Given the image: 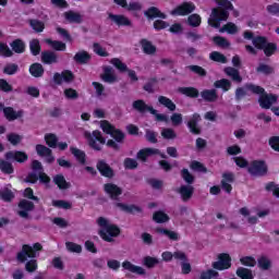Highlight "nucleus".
Returning a JSON list of instances; mask_svg holds the SVG:
<instances>
[{
  "label": "nucleus",
  "mask_w": 279,
  "mask_h": 279,
  "mask_svg": "<svg viewBox=\"0 0 279 279\" xmlns=\"http://www.w3.org/2000/svg\"><path fill=\"white\" fill-rule=\"evenodd\" d=\"M64 19L69 21V23H82V14L73 11H68L64 13Z\"/></svg>",
  "instance_id": "nucleus-29"
},
{
  "label": "nucleus",
  "mask_w": 279,
  "mask_h": 279,
  "mask_svg": "<svg viewBox=\"0 0 279 279\" xmlns=\"http://www.w3.org/2000/svg\"><path fill=\"white\" fill-rule=\"evenodd\" d=\"M215 88H222V90H225V93H228V90H230L232 83H230V81L222 78L219 81H216L214 84Z\"/></svg>",
  "instance_id": "nucleus-39"
},
{
  "label": "nucleus",
  "mask_w": 279,
  "mask_h": 279,
  "mask_svg": "<svg viewBox=\"0 0 279 279\" xmlns=\"http://www.w3.org/2000/svg\"><path fill=\"white\" fill-rule=\"evenodd\" d=\"M156 155H159L161 158H167L165 154L160 153V150L156 148H144L137 153V159L142 160V162H145L147 158Z\"/></svg>",
  "instance_id": "nucleus-12"
},
{
  "label": "nucleus",
  "mask_w": 279,
  "mask_h": 279,
  "mask_svg": "<svg viewBox=\"0 0 279 279\" xmlns=\"http://www.w3.org/2000/svg\"><path fill=\"white\" fill-rule=\"evenodd\" d=\"M214 269L223 271V269H230L232 267V258L227 253H221L218 255V260L211 264Z\"/></svg>",
  "instance_id": "nucleus-7"
},
{
  "label": "nucleus",
  "mask_w": 279,
  "mask_h": 279,
  "mask_svg": "<svg viewBox=\"0 0 279 279\" xmlns=\"http://www.w3.org/2000/svg\"><path fill=\"white\" fill-rule=\"evenodd\" d=\"M158 101L161 106H165V108H168L171 112L175 111V104L173 101L165 96H159Z\"/></svg>",
  "instance_id": "nucleus-34"
},
{
  "label": "nucleus",
  "mask_w": 279,
  "mask_h": 279,
  "mask_svg": "<svg viewBox=\"0 0 279 279\" xmlns=\"http://www.w3.org/2000/svg\"><path fill=\"white\" fill-rule=\"evenodd\" d=\"M105 193L111 197V199H118L119 195L123 193V190L114 184V183H107L104 185Z\"/></svg>",
  "instance_id": "nucleus-13"
},
{
  "label": "nucleus",
  "mask_w": 279,
  "mask_h": 279,
  "mask_svg": "<svg viewBox=\"0 0 279 279\" xmlns=\"http://www.w3.org/2000/svg\"><path fill=\"white\" fill-rule=\"evenodd\" d=\"M179 93L186 97H199V92L194 87H180Z\"/></svg>",
  "instance_id": "nucleus-33"
},
{
  "label": "nucleus",
  "mask_w": 279,
  "mask_h": 279,
  "mask_svg": "<svg viewBox=\"0 0 279 279\" xmlns=\"http://www.w3.org/2000/svg\"><path fill=\"white\" fill-rule=\"evenodd\" d=\"M85 138H87L88 145L96 149V151H100L101 146L106 145V138H104L99 131H94L92 134L86 132Z\"/></svg>",
  "instance_id": "nucleus-6"
},
{
  "label": "nucleus",
  "mask_w": 279,
  "mask_h": 279,
  "mask_svg": "<svg viewBox=\"0 0 279 279\" xmlns=\"http://www.w3.org/2000/svg\"><path fill=\"white\" fill-rule=\"evenodd\" d=\"M29 49L33 56H38V53H40V41H38V39H33L29 43Z\"/></svg>",
  "instance_id": "nucleus-52"
},
{
  "label": "nucleus",
  "mask_w": 279,
  "mask_h": 279,
  "mask_svg": "<svg viewBox=\"0 0 279 279\" xmlns=\"http://www.w3.org/2000/svg\"><path fill=\"white\" fill-rule=\"evenodd\" d=\"M102 80L107 84H114V82H117V75H114V70L110 66L105 68Z\"/></svg>",
  "instance_id": "nucleus-23"
},
{
  "label": "nucleus",
  "mask_w": 279,
  "mask_h": 279,
  "mask_svg": "<svg viewBox=\"0 0 279 279\" xmlns=\"http://www.w3.org/2000/svg\"><path fill=\"white\" fill-rule=\"evenodd\" d=\"M117 208H120V210H123L124 213H136L138 211V207L134 205H125L123 203H118Z\"/></svg>",
  "instance_id": "nucleus-49"
},
{
  "label": "nucleus",
  "mask_w": 279,
  "mask_h": 279,
  "mask_svg": "<svg viewBox=\"0 0 279 279\" xmlns=\"http://www.w3.org/2000/svg\"><path fill=\"white\" fill-rule=\"evenodd\" d=\"M160 263V259L156 258V257H151V256H146L143 259V265L145 267H147L148 269L154 268L156 265H158Z\"/></svg>",
  "instance_id": "nucleus-43"
},
{
  "label": "nucleus",
  "mask_w": 279,
  "mask_h": 279,
  "mask_svg": "<svg viewBox=\"0 0 279 279\" xmlns=\"http://www.w3.org/2000/svg\"><path fill=\"white\" fill-rule=\"evenodd\" d=\"M195 187H193V185H181L178 190V193H180L183 202H189V199L193 197Z\"/></svg>",
  "instance_id": "nucleus-18"
},
{
  "label": "nucleus",
  "mask_w": 279,
  "mask_h": 279,
  "mask_svg": "<svg viewBox=\"0 0 279 279\" xmlns=\"http://www.w3.org/2000/svg\"><path fill=\"white\" fill-rule=\"evenodd\" d=\"M110 64H113L120 73H125V71L129 72V77L132 80V82H138V76H136V72L133 70H128V65L121 61L119 58H113L110 60Z\"/></svg>",
  "instance_id": "nucleus-10"
},
{
  "label": "nucleus",
  "mask_w": 279,
  "mask_h": 279,
  "mask_svg": "<svg viewBox=\"0 0 279 279\" xmlns=\"http://www.w3.org/2000/svg\"><path fill=\"white\" fill-rule=\"evenodd\" d=\"M0 197L4 202H12V199H14V193H12V191H10L9 189H4L0 191Z\"/></svg>",
  "instance_id": "nucleus-57"
},
{
  "label": "nucleus",
  "mask_w": 279,
  "mask_h": 279,
  "mask_svg": "<svg viewBox=\"0 0 279 279\" xmlns=\"http://www.w3.org/2000/svg\"><path fill=\"white\" fill-rule=\"evenodd\" d=\"M244 88L245 90L254 93L255 95H260L258 100L259 106L260 108H265L266 110H269V108H271V106H274V104L278 101V98L276 96L265 94V89L258 85L247 84Z\"/></svg>",
  "instance_id": "nucleus-3"
},
{
  "label": "nucleus",
  "mask_w": 279,
  "mask_h": 279,
  "mask_svg": "<svg viewBox=\"0 0 279 279\" xmlns=\"http://www.w3.org/2000/svg\"><path fill=\"white\" fill-rule=\"evenodd\" d=\"M133 108L134 110H137V112H149V109L154 107L147 106V104H145L143 100H135L133 102Z\"/></svg>",
  "instance_id": "nucleus-38"
},
{
  "label": "nucleus",
  "mask_w": 279,
  "mask_h": 279,
  "mask_svg": "<svg viewBox=\"0 0 279 279\" xmlns=\"http://www.w3.org/2000/svg\"><path fill=\"white\" fill-rule=\"evenodd\" d=\"M74 60L78 64H86V62L90 60V54H88L86 51H80L74 56Z\"/></svg>",
  "instance_id": "nucleus-37"
},
{
  "label": "nucleus",
  "mask_w": 279,
  "mask_h": 279,
  "mask_svg": "<svg viewBox=\"0 0 279 279\" xmlns=\"http://www.w3.org/2000/svg\"><path fill=\"white\" fill-rule=\"evenodd\" d=\"M53 182L59 186V189H69V183H66V180L61 174L54 177Z\"/></svg>",
  "instance_id": "nucleus-53"
},
{
  "label": "nucleus",
  "mask_w": 279,
  "mask_h": 279,
  "mask_svg": "<svg viewBox=\"0 0 279 279\" xmlns=\"http://www.w3.org/2000/svg\"><path fill=\"white\" fill-rule=\"evenodd\" d=\"M269 145L275 151H279V137L274 136L269 140Z\"/></svg>",
  "instance_id": "nucleus-64"
},
{
  "label": "nucleus",
  "mask_w": 279,
  "mask_h": 279,
  "mask_svg": "<svg viewBox=\"0 0 279 279\" xmlns=\"http://www.w3.org/2000/svg\"><path fill=\"white\" fill-rule=\"evenodd\" d=\"M109 19L110 21H113L116 25H119V26L130 27V25H132V21H130V19H128L125 15H114L110 13Z\"/></svg>",
  "instance_id": "nucleus-19"
},
{
  "label": "nucleus",
  "mask_w": 279,
  "mask_h": 279,
  "mask_svg": "<svg viewBox=\"0 0 279 279\" xmlns=\"http://www.w3.org/2000/svg\"><path fill=\"white\" fill-rule=\"evenodd\" d=\"M141 45L144 53H147L148 56H151V53H156V46H153L149 40L143 39L141 41Z\"/></svg>",
  "instance_id": "nucleus-35"
},
{
  "label": "nucleus",
  "mask_w": 279,
  "mask_h": 279,
  "mask_svg": "<svg viewBox=\"0 0 279 279\" xmlns=\"http://www.w3.org/2000/svg\"><path fill=\"white\" fill-rule=\"evenodd\" d=\"M73 80V73L70 71H64L61 74L54 73L53 75V82L54 84H69Z\"/></svg>",
  "instance_id": "nucleus-14"
},
{
  "label": "nucleus",
  "mask_w": 279,
  "mask_h": 279,
  "mask_svg": "<svg viewBox=\"0 0 279 279\" xmlns=\"http://www.w3.org/2000/svg\"><path fill=\"white\" fill-rule=\"evenodd\" d=\"M10 46L15 53H23L25 51V43L21 39L13 40Z\"/></svg>",
  "instance_id": "nucleus-32"
},
{
  "label": "nucleus",
  "mask_w": 279,
  "mask_h": 279,
  "mask_svg": "<svg viewBox=\"0 0 279 279\" xmlns=\"http://www.w3.org/2000/svg\"><path fill=\"white\" fill-rule=\"evenodd\" d=\"M257 265H258L259 269H270L271 268V259L266 256H262L258 258Z\"/></svg>",
  "instance_id": "nucleus-45"
},
{
  "label": "nucleus",
  "mask_w": 279,
  "mask_h": 279,
  "mask_svg": "<svg viewBox=\"0 0 279 279\" xmlns=\"http://www.w3.org/2000/svg\"><path fill=\"white\" fill-rule=\"evenodd\" d=\"M5 158L13 162H25V160H27V154L19 150H11L5 154Z\"/></svg>",
  "instance_id": "nucleus-15"
},
{
  "label": "nucleus",
  "mask_w": 279,
  "mask_h": 279,
  "mask_svg": "<svg viewBox=\"0 0 279 279\" xmlns=\"http://www.w3.org/2000/svg\"><path fill=\"white\" fill-rule=\"evenodd\" d=\"M36 151L38 156H40L41 158H45L46 162H49V163L53 162L54 160L53 155H51V150L47 146L38 144L36 146Z\"/></svg>",
  "instance_id": "nucleus-16"
},
{
  "label": "nucleus",
  "mask_w": 279,
  "mask_h": 279,
  "mask_svg": "<svg viewBox=\"0 0 279 279\" xmlns=\"http://www.w3.org/2000/svg\"><path fill=\"white\" fill-rule=\"evenodd\" d=\"M3 113L8 121H14L23 117V111H14V109L11 107L4 108Z\"/></svg>",
  "instance_id": "nucleus-25"
},
{
  "label": "nucleus",
  "mask_w": 279,
  "mask_h": 279,
  "mask_svg": "<svg viewBox=\"0 0 279 279\" xmlns=\"http://www.w3.org/2000/svg\"><path fill=\"white\" fill-rule=\"evenodd\" d=\"M0 56H2L3 58H12L14 53L12 52V49L7 46V44L0 43Z\"/></svg>",
  "instance_id": "nucleus-48"
},
{
  "label": "nucleus",
  "mask_w": 279,
  "mask_h": 279,
  "mask_svg": "<svg viewBox=\"0 0 279 279\" xmlns=\"http://www.w3.org/2000/svg\"><path fill=\"white\" fill-rule=\"evenodd\" d=\"M40 250H43L40 243H35L33 247L25 244L23 245L22 251L17 254V260H20V263H25L27 258H36Z\"/></svg>",
  "instance_id": "nucleus-5"
},
{
  "label": "nucleus",
  "mask_w": 279,
  "mask_h": 279,
  "mask_svg": "<svg viewBox=\"0 0 279 279\" xmlns=\"http://www.w3.org/2000/svg\"><path fill=\"white\" fill-rule=\"evenodd\" d=\"M19 208H21V210L19 211L20 217H23L25 219L27 218V213H29V210H34V203L27 199H22L19 204Z\"/></svg>",
  "instance_id": "nucleus-17"
},
{
  "label": "nucleus",
  "mask_w": 279,
  "mask_h": 279,
  "mask_svg": "<svg viewBox=\"0 0 279 279\" xmlns=\"http://www.w3.org/2000/svg\"><path fill=\"white\" fill-rule=\"evenodd\" d=\"M123 269H126V271H131V274H137L138 276H143L145 274V269L141 266H136L132 264V262H123L122 263Z\"/></svg>",
  "instance_id": "nucleus-21"
},
{
  "label": "nucleus",
  "mask_w": 279,
  "mask_h": 279,
  "mask_svg": "<svg viewBox=\"0 0 279 279\" xmlns=\"http://www.w3.org/2000/svg\"><path fill=\"white\" fill-rule=\"evenodd\" d=\"M47 45H49L54 51H66V44L60 40L46 39Z\"/></svg>",
  "instance_id": "nucleus-31"
},
{
  "label": "nucleus",
  "mask_w": 279,
  "mask_h": 279,
  "mask_svg": "<svg viewBox=\"0 0 279 279\" xmlns=\"http://www.w3.org/2000/svg\"><path fill=\"white\" fill-rule=\"evenodd\" d=\"M7 138L11 145H19L21 141H23V136L16 134V133H10L7 135Z\"/></svg>",
  "instance_id": "nucleus-56"
},
{
  "label": "nucleus",
  "mask_w": 279,
  "mask_h": 279,
  "mask_svg": "<svg viewBox=\"0 0 279 279\" xmlns=\"http://www.w3.org/2000/svg\"><path fill=\"white\" fill-rule=\"evenodd\" d=\"M52 206L56 208H63L64 210H69L71 208V203L66 201H52Z\"/></svg>",
  "instance_id": "nucleus-60"
},
{
  "label": "nucleus",
  "mask_w": 279,
  "mask_h": 279,
  "mask_svg": "<svg viewBox=\"0 0 279 279\" xmlns=\"http://www.w3.org/2000/svg\"><path fill=\"white\" fill-rule=\"evenodd\" d=\"M267 12H269V14H272L274 16H279V4L278 3L269 4L267 7Z\"/></svg>",
  "instance_id": "nucleus-63"
},
{
  "label": "nucleus",
  "mask_w": 279,
  "mask_h": 279,
  "mask_svg": "<svg viewBox=\"0 0 279 279\" xmlns=\"http://www.w3.org/2000/svg\"><path fill=\"white\" fill-rule=\"evenodd\" d=\"M248 173L256 178L267 175V165L264 161H253L248 166Z\"/></svg>",
  "instance_id": "nucleus-9"
},
{
  "label": "nucleus",
  "mask_w": 279,
  "mask_h": 279,
  "mask_svg": "<svg viewBox=\"0 0 279 279\" xmlns=\"http://www.w3.org/2000/svg\"><path fill=\"white\" fill-rule=\"evenodd\" d=\"M191 12H195V4L193 2H184L170 11V14L172 16H186L187 14H191Z\"/></svg>",
  "instance_id": "nucleus-11"
},
{
  "label": "nucleus",
  "mask_w": 279,
  "mask_h": 279,
  "mask_svg": "<svg viewBox=\"0 0 279 279\" xmlns=\"http://www.w3.org/2000/svg\"><path fill=\"white\" fill-rule=\"evenodd\" d=\"M218 5H220V8L213 9L211 14L208 19V25L216 28L221 27V21H228V17L230 16V14L228 13L227 10L234 9V7L232 5V2L228 0H218ZM221 8H225V9H221Z\"/></svg>",
  "instance_id": "nucleus-1"
},
{
  "label": "nucleus",
  "mask_w": 279,
  "mask_h": 279,
  "mask_svg": "<svg viewBox=\"0 0 279 279\" xmlns=\"http://www.w3.org/2000/svg\"><path fill=\"white\" fill-rule=\"evenodd\" d=\"M210 60H214V62H221V64H226L228 62V59H226V56H223L221 52L214 51L209 56Z\"/></svg>",
  "instance_id": "nucleus-46"
},
{
  "label": "nucleus",
  "mask_w": 279,
  "mask_h": 279,
  "mask_svg": "<svg viewBox=\"0 0 279 279\" xmlns=\"http://www.w3.org/2000/svg\"><path fill=\"white\" fill-rule=\"evenodd\" d=\"M17 71L19 65L16 63H9L3 69V73H5V75H14Z\"/></svg>",
  "instance_id": "nucleus-51"
},
{
  "label": "nucleus",
  "mask_w": 279,
  "mask_h": 279,
  "mask_svg": "<svg viewBox=\"0 0 279 279\" xmlns=\"http://www.w3.org/2000/svg\"><path fill=\"white\" fill-rule=\"evenodd\" d=\"M100 128L102 132H105V134H110V136L114 138L109 140L107 142V146L111 149H119L120 144L123 143V141L125 140V134H123V132L119 130H116L114 126H112V124H110V122H108L107 120L100 121Z\"/></svg>",
  "instance_id": "nucleus-2"
},
{
  "label": "nucleus",
  "mask_w": 279,
  "mask_h": 279,
  "mask_svg": "<svg viewBox=\"0 0 279 279\" xmlns=\"http://www.w3.org/2000/svg\"><path fill=\"white\" fill-rule=\"evenodd\" d=\"M201 120L202 118L199 117V114L195 113L187 122V126L191 130L192 134H199V128L197 126V123H199Z\"/></svg>",
  "instance_id": "nucleus-24"
},
{
  "label": "nucleus",
  "mask_w": 279,
  "mask_h": 279,
  "mask_svg": "<svg viewBox=\"0 0 279 279\" xmlns=\"http://www.w3.org/2000/svg\"><path fill=\"white\" fill-rule=\"evenodd\" d=\"M97 169L105 178H112L114 175L112 168H110L104 160L98 161Z\"/></svg>",
  "instance_id": "nucleus-20"
},
{
  "label": "nucleus",
  "mask_w": 279,
  "mask_h": 279,
  "mask_svg": "<svg viewBox=\"0 0 279 279\" xmlns=\"http://www.w3.org/2000/svg\"><path fill=\"white\" fill-rule=\"evenodd\" d=\"M225 73H226V75H228V77H231V80H233V82H238L239 84H241V82H243L241 74H239V70H236L234 68H230V66L226 68Z\"/></svg>",
  "instance_id": "nucleus-26"
},
{
  "label": "nucleus",
  "mask_w": 279,
  "mask_h": 279,
  "mask_svg": "<svg viewBox=\"0 0 279 279\" xmlns=\"http://www.w3.org/2000/svg\"><path fill=\"white\" fill-rule=\"evenodd\" d=\"M240 263L245 267H256V258H254L253 256L241 257Z\"/></svg>",
  "instance_id": "nucleus-47"
},
{
  "label": "nucleus",
  "mask_w": 279,
  "mask_h": 279,
  "mask_svg": "<svg viewBox=\"0 0 279 279\" xmlns=\"http://www.w3.org/2000/svg\"><path fill=\"white\" fill-rule=\"evenodd\" d=\"M220 34H223L227 32V34H236L239 32V27L235 26L234 23L229 22L226 25H223L220 29H219Z\"/></svg>",
  "instance_id": "nucleus-36"
},
{
  "label": "nucleus",
  "mask_w": 279,
  "mask_h": 279,
  "mask_svg": "<svg viewBox=\"0 0 279 279\" xmlns=\"http://www.w3.org/2000/svg\"><path fill=\"white\" fill-rule=\"evenodd\" d=\"M145 16H148V19H167V15H165V13L160 12V10H158V8L156 7H151L150 9H148L145 12Z\"/></svg>",
  "instance_id": "nucleus-27"
},
{
  "label": "nucleus",
  "mask_w": 279,
  "mask_h": 279,
  "mask_svg": "<svg viewBox=\"0 0 279 279\" xmlns=\"http://www.w3.org/2000/svg\"><path fill=\"white\" fill-rule=\"evenodd\" d=\"M71 153L73 156L81 162V165H84L86 162V154L75 147H71Z\"/></svg>",
  "instance_id": "nucleus-41"
},
{
  "label": "nucleus",
  "mask_w": 279,
  "mask_h": 279,
  "mask_svg": "<svg viewBox=\"0 0 279 279\" xmlns=\"http://www.w3.org/2000/svg\"><path fill=\"white\" fill-rule=\"evenodd\" d=\"M215 45H218V47H222V48H228L230 47V41H228V39H226L225 37L221 36H216L213 38Z\"/></svg>",
  "instance_id": "nucleus-54"
},
{
  "label": "nucleus",
  "mask_w": 279,
  "mask_h": 279,
  "mask_svg": "<svg viewBox=\"0 0 279 279\" xmlns=\"http://www.w3.org/2000/svg\"><path fill=\"white\" fill-rule=\"evenodd\" d=\"M236 276H239V278L241 279H254V275H252V270L243 267L238 268Z\"/></svg>",
  "instance_id": "nucleus-42"
},
{
  "label": "nucleus",
  "mask_w": 279,
  "mask_h": 279,
  "mask_svg": "<svg viewBox=\"0 0 279 279\" xmlns=\"http://www.w3.org/2000/svg\"><path fill=\"white\" fill-rule=\"evenodd\" d=\"M0 170L2 173H7V175L14 173V167H12V163L3 159H0Z\"/></svg>",
  "instance_id": "nucleus-40"
},
{
  "label": "nucleus",
  "mask_w": 279,
  "mask_h": 279,
  "mask_svg": "<svg viewBox=\"0 0 279 279\" xmlns=\"http://www.w3.org/2000/svg\"><path fill=\"white\" fill-rule=\"evenodd\" d=\"M201 97L205 101H217V90L216 89H205L201 93Z\"/></svg>",
  "instance_id": "nucleus-30"
},
{
  "label": "nucleus",
  "mask_w": 279,
  "mask_h": 279,
  "mask_svg": "<svg viewBox=\"0 0 279 279\" xmlns=\"http://www.w3.org/2000/svg\"><path fill=\"white\" fill-rule=\"evenodd\" d=\"M41 62L44 64H56L58 62V54L53 51H45L41 53Z\"/></svg>",
  "instance_id": "nucleus-22"
},
{
  "label": "nucleus",
  "mask_w": 279,
  "mask_h": 279,
  "mask_svg": "<svg viewBox=\"0 0 279 279\" xmlns=\"http://www.w3.org/2000/svg\"><path fill=\"white\" fill-rule=\"evenodd\" d=\"M64 95H65L66 99H77V97H80V94H77V90H75L73 88L64 89Z\"/></svg>",
  "instance_id": "nucleus-62"
},
{
  "label": "nucleus",
  "mask_w": 279,
  "mask_h": 279,
  "mask_svg": "<svg viewBox=\"0 0 279 279\" xmlns=\"http://www.w3.org/2000/svg\"><path fill=\"white\" fill-rule=\"evenodd\" d=\"M97 223L101 227L99 231L101 239L109 243L112 242L113 236H119V233L121 232L117 226L110 223V221L104 217L98 218Z\"/></svg>",
  "instance_id": "nucleus-4"
},
{
  "label": "nucleus",
  "mask_w": 279,
  "mask_h": 279,
  "mask_svg": "<svg viewBox=\"0 0 279 279\" xmlns=\"http://www.w3.org/2000/svg\"><path fill=\"white\" fill-rule=\"evenodd\" d=\"M253 45L256 49H264L266 56H272L274 51H276V45L267 44V39L264 37L254 38Z\"/></svg>",
  "instance_id": "nucleus-8"
},
{
  "label": "nucleus",
  "mask_w": 279,
  "mask_h": 279,
  "mask_svg": "<svg viewBox=\"0 0 279 279\" xmlns=\"http://www.w3.org/2000/svg\"><path fill=\"white\" fill-rule=\"evenodd\" d=\"M187 23L192 27H199V25L202 23V17H199V15H197V14H192V15L189 16Z\"/></svg>",
  "instance_id": "nucleus-55"
},
{
  "label": "nucleus",
  "mask_w": 279,
  "mask_h": 279,
  "mask_svg": "<svg viewBox=\"0 0 279 279\" xmlns=\"http://www.w3.org/2000/svg\"><path fill=\"white\" fill-rule=\"evenodd\" d=\"M31 27L35 32H43L45 29V23L37 20H31Z\"/></svg>",
  "instance_id": "nucleus-61"
},
{
  "label": "nucleus",
  "mask_w": 279,
  "mask_h": 279,
  "mask_svg": "<svg viewBox=\"0 0 279 279\" xmlns=\"http://www.w3.org/2000/svg\"><path fill=\"white\" fill-rule=\"evenodd\" d=\"M29 73L31 75H33V77H43V74L45 73V69L43 68V64L34 63L29 68Z\"/></svg>",
  "instance_id": "nucleus-28"
},
{
  "label": "nucleus",
  "mask_w": 279,
  "mask_h": 279,
  "mask_svg": "<svg viewBox=\"0 0 279 279\" xmlns=\"http://www.w3.org/2000/svg\"><path fill=\"white\" fill-rule=\"evenodd\" d=\"M45 141L48 146L56 148L58 147V137L54 134H48L45 136Z\"/></svg>",
  "instance_id": "nucleus-58"
},
{
  "label": "nucleus",
  "mask_w": 279,
  "mask_h": 279,
  "mask_svg": "<svg viewBox=\"0 0 279 279\" xmlns=\"http://www.w3.org/2000/svg\"><path fill=\"white\" fill-rule=\"evenodd\" d=\"M154 221H156L157 223H166V221H169V216H167V214L162 213V211H157L155 213V215L153 216Z\"/></svg>",
  "instance_id": "nucleus-50"
},
{
  "label": "nucleus",
  "mask_w": 279,
  "mask_h": 279,
  "mask_svg": "<svg viewBox=\"0 0 279 279\" xmlns=\"http://www.w3.org/2000/svg\"><path fill=\"white\" fill-rule=\"evenodd\" d=\"M150 114H154L156 121H160L162 123H169V116L165 113H158V111L154 108L149 109Z\"/></svg>",
  "instance_id": "nucleus-44"
},
{
  "label": "nucleus",
  "mask_w": 279,
  "mask_h": 279,
  "mask_svg": "<svg viewBox=\"0 0 279 279\" xmlns=\"http://www.w3.org/2000/svg\"><path fill=\"white\" fill-rule=\"evenodd\" d=\"M181 175L184 182H186L187 184H193V182H195V178L193 177V174H191V172H189V169H183Z\"/></svg>",
  "instance_id": "nucleus-59"
}]
</instances>
